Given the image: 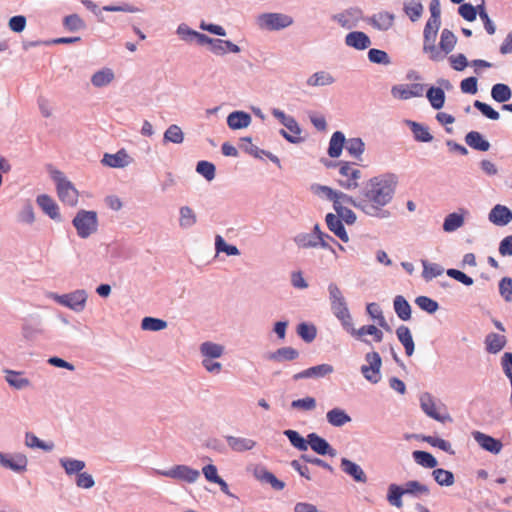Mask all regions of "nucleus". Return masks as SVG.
<instances>
[{
    "instance_id": "1",
    "label": "nucleus",
    "mask_w": 512,
    "mask_h": 512,
    "mask_svg": "<svg viewBox=\"0 0 512 512\" xmlns=\"http://www.w3.org/2000/svg\"><path fill=\"white\" fill-rule=\"evenodd\" d=\"M397 184L398 178L395 174L375 176L369 179L358 199H354L351 204L368 216L388 218L390 212L385 206L392 201Z\"/></svg>"
},
{
    "instance_id": "2",
    "label": "nucleus",
    "mask_w": 512,
    "mask_h": 512,
    "mask_svg": "<svg viewBox=\"0 0 512 512\" xmlns=\"http://www.w3.org/2000/svg\"><path fill=\"white\" fill-rule=\"evenodd\" d=\"M51 177L56 183L57 195L62 203L69 206H76L79 193L73 184L59 170L51 171Z\"/></svg>"
},
{
    "instance_id": "3",
    "label": "nucleus",
    "mask_w": 512,
    "mask_h": 512,
    "mask_svg": "<svg viewBox=\"0 0 512 512\" xmlns=\"http://www.w3.org/2000/svg\"><path fill=\"white\" fill-rule=\"evenodd\" d=\"M338 184L347 190L358 188L362 172L355 163L341 161L338 163Z\"/></svg>"
},
{
    "instance_id": "4",
    "label": "nucleus",
    "mask_w": 512,
    "mask_h": 512,
    "mask_svg": "<svg viewBox=\"0 0 512 512\" xmlns=\"http://www.w3.org/2000/svg\"><path fill=\"white\" fill-rule=\"evenodd\" d=\"M73 225L81 238H87L97 230V213L80 210L73 219Z\"/></svg>"
},
{
    "instance_id": "5",
    "label": "nucleus",
    "mask_w": 512,
    "mask_h": 512,
    "mask_svg": "<svg viewBox=\"0 0 512 512\" xmlns=\"http://www.w3.org/2000/svg\"><path fill=\"white\" fill-rule=\"evenodd\" d=\"M257 23L261 29L280 30L293 24V18L282 13H264L259 15Z\"/></svg>"
},
{
    "instance_id": "6",
    "label": "nucleus",
    "mask_w": 512,
    "mask_h": 512,
    "mask_svg": "<svg viewBox=\"0 0 512 512\" xmlns=\"http://www.w3.org/2000/svg\"><path fill=\"white\" fill-rule=\"evenodd\" d=\"M155 474L194 483L200 476L198 470L186 465H176L169 470H155Z\"/></svg>"
},
{
    "instance_id": "7",
    "label": "nucleus",
    "mask_w": 512,
    "mask_h": 512,
    "mask_svg": "<svg viewBox=\"0 0 512 512\" xmlns=\"http://www.w3.org/2000/svg\"><path fill=\"white\" fill-rule=\"evenodd\" d=\"M367 365L361 367L363 376L371 383H378L380 381V368L382 360L377 352H369L365 356Z\"/></svg>"
},
{
    "instance_id": "8",
    "label": "nucleus",
    "mask_w": 512,
    "mask_h": 512,
    "mask_svg": "<svg viewBox=\"0 0 512 512\" xmlns=\"http://www.w3.org/2000/svg\"><path fill=\"white\" fill-rule=\"evenodd\" d=\"M51 297L57 303L69 307L75 311H80L84 308L87 298L86 293L83 290H77L64 295L51 294Z\"/></svg>"
},
{
    "instance_id": "9",
    "label": "nucleus",
    "mask_w": 512,
    "mask_h": 512,
    "mask_svg": "<svg viewBox=\"0 0 512 512\" xmlns=\"http://www.w3.org/2000/svg\"><path fill=\"white\" fill-rule=\"evenodd\" d=\"M425 86L420 83L395 85L391 89L394 98L408 100L414 97H421L424 94Z\"/></svg>"
},
{
    "instance_id": "10",
    "label": "nucleus",
    "mask_w": 512,
    "mask_h": 512,
    "mask_svg": "<svg viewBox=\"0 0 512 512\" xmlns=\"http://www.w3.org/2000/svg\"><path fill=\"white\" fill-rule=\"evenodd\" d=\"M333 366L330 364H320L307 368L293 375V380L298 381L306 378H322L333 372Z\"/></svg>"
},
{
    "instance_id": "11",
    "label": "nucleus",
    "mask_w": 512,
    "mask_h": 512,
    "mask_svg": "<svg viewBox=\"0 0 512 512\" xmlns=\"http://www.w3.org/2000/svg\"><path fill=\"white\" fill-rule=\"evenodd\" d=\"M473 437L476 440V442L486 451L498 454L502 450L503 445L501 441L489 435L476 431L473 433Z\"/></svg>"
},
{
    "instance_id": "12",
    "label": "nucleus",
    "mask_w": 512,
    "mask_h": 512,
    "mask_svg": "<svg viewBox=\"0 0 512 512\" xmlns=\"http://www.w3.org/2000/svg\"><path fill=\"white\" fill-rule=\"evenodd\" d=\"M308 445H310L311 449L320 454V455H330L335 456V450L330 446V444L322 437L318 436L316 433H310L308 436Z\"/></svg>"
},
{
    "instance_id": "13",
    "label": "nucleus",
    "mask_w": 512,
    "mask_h": 512,
    "mask_svg": "<svg viewBox=\"0 0 512 512\" xmlns=\"http://www.w3.org/2000/svg\"><path fill=\"white\" fill-rule=\"evenodd\" d=\"M420 404H421V408L422 410L431 418L437 420V421H440V422H444L446 419L449 418L448 415L446 416H442L438 411H437V407H436V404H435V401L432 397L431 394L429 393H423L421 396H420Z\"/></svg>"
},
{
    "instance_id": "14",
    "label": "nucleus",
    "mask_w": 512,
    "mask_h": 512,
    "mask_svg": "<svg viewBox=\"0 0 512 512\" xmlns=\"http://www.w3.org/2000/svg\"><path fill=\"white\" fill-rule=\"evenodd\" d=\"M328 290H329V296H330V301H331V307H332L334 315L347 310L348 308L346 305L345 298L342 295V292L339 289V287L336 284L331 283L328 286Z\"/></svg>"
},
{
    "instance_id": "15",
    "label": "nucleus",
    "mask_w": 512,
    "mask_h": 512,
    "mask_svg": "<svg viewBox=\"0 0 512 512\" xmlns=\"http://www.w3.org/2000/svg\"><path fill=\"white\" fill-rule=\"evenodd\" d=\"M39 207L53 220H60L59 207L52 197L46 194L37 197Z\"/></svg>"
},
{
    "instance_id": "16",
    "label": "nucleus",
    "mask_w": 512,
    "mask_h": 512,
    "mask_svg": "<svg viewBox=\"0 0 512 512\" xmlns=\"http://www.w3.org/2000/svg\"><path fill=\"white\" fill-rule=\"evenodd\" d=\"M341 469L344 473L351 476L356 482L366 483L367 476L363 469L356 463L347 458L341 459Z\"/></svg>"
},
{
    "instance_id": "17",
    "label": "nucleus",
    "mask_w": 512,
    "mask_h": 512,
    "mask_svg": "<svg viewBox=\"0 0 512 512\" xmlns=\"http://www.w3.org/2000/svg\"><path fill=\"white\" fill-rule=\"evenodd\" d=\"M315 193L317 194H323L327 199L333 202V206L336 204H339V201H343L345 203H354V199L351 196H348L342 192H338L336 190H333L332 188L328 186H317L315 188Z\"/></svg>"
},
{
    "instance_id": "18",
    "label": "nucleus",
    "mask_w": 512,
    "mask_h": 512,
    "mask_svg": "<svg viewBox=\"0 0 512 512\" xmlns=\"http://www.w3.org/2000/svg\"><path fill=\"white\" fill-rule=\"evenodd\" d=\"M347 46L353 47L357 50L367 49L371 45L370 38L360 31L350 32L345 37Z\"/></svg>"
},
{
    "instance_id": "19",
    "label": "nucleus",
    "mask_w": 512,
    "mask_h": 512,
    "mask_svg": "<svg viewBox=\"0 0 512 512\" xmlns=\"http://www.w3.org/2000/svg\"><path fill=\"white\" fill-rule=\"evenodd\" d=\"M361 12L359 10H346L342 13L333 16V19L336 20L343 28L351 29L355 27L360 19Z\"/></svg>"
},
{
    "instance_id": "20",
    "label": "nucleus",
    "mask_w": 512,
    "mask_h": 512,
    "mask_svg": "<svg viewBox=\"0 0 512 512\" xmlns=\"http://www.w3.org/2000/svg\"><path fill=\"white\" fill-rule=\"evenodd\" d=\"M366 335L372 336L375 342H381L384 336L383 332L380 329H378L375 325H364L357 329V331L353 332L354 338L367 344H371L368 340L365 339Z\"/></svg>"
},
{
    "instance_id": "21",
    "label": "nucleus",
    "mask_w": 512,
    "mask_h": 512,
    "mask_svg": "<svg viewBox=\"0 0 512 512\" xmlns=\"http://www.w3.org/2000/svg\"><path fill=\"white\" fill-rule=\"evenodd\" d=\"M489 220L496 225H506L512 220V212L502 205H496L489 214Z\"/></svg>"
},
{
    "instance_id": "22",
    "label": "nucleus",
    "mask_w": 512,
    "mask_h": 512,
    "mask_svg": "<svg viewBox=\"0 0 512 512\" xmlns=\"http://www.w3.org/2000/svg\"><path fill=\"white\" fill-rule=\"evenodd\" d=\"M326 224L331 232L339 237L343 242L349 241V236L342 224L341 219L336 215L329 213L326 215Z\"/></svg>"
},
{
    "instance_id": "23",
    "label": "nucleus",
    "mask_w": 512,
    "mask_h": 512,
    "mask_svg": "<svg viewBox=\"0 0 512 512\" xmlns=\"http://www.w3.org/2000/svg\"><path fill=\"white\" fill-rule=\"evenodd\" d=\"M251 123V116L243 111H235L228 115L227 124L233 130L246 128Z\"/></svg>"
},
{
    "instance_id": "24",
    "label": "nucleus",
    "mask_w": 512,
    "mask_h": 512,
    "mask_svg": "<svg viewBox=\"0 0 512 512\" xmlns=\"http://www.w3.org/2000/svg\"><path fill=\"white\" fill-rule=\"evenodd\" d=\"M369 23L376 29L386 31L394 24V15L388 12H380L369 19Z\"/></svg>"
},
{
    "instance_id": "25",
    "label": "nucleus",
    "mask_w": 512,
    "mask_h": 512,
    "mask_svg": "<svg viewBox=\"0 0 512 512\" xmlns=\"http://www.w3.org/2000/svg\"><path fill=\"white\" fill-rule=\"evenodd\" d=\"M396 335L404 346L406 355L411 356L414 353L415 345L410 329L407 326L401 325L397 328Z\"/></svg>"
},
{
    "instance_id": "26",
    "label": "nucleus",
    "mask_w": 512,
    "mask_h": 512,
    "mask_svg": "<svg viewBox=\"0 0 512 512\" xmlns=\"http://www.w3.org/2000/svg\"><path fill=\"white\" fill-rule=\"evenodd\" d=\"M102 163L113 168H123L129 163V156L124 150L115 154H105Z\"/></svg>"
},
{
    "instance_id": "27",
    "label": "nucleus",
    "mask_w": 512,
    "mask_h": 512,
    "mask_svg": "<svg viewBox=\"0 0 512 512\" xmlns=\"http://www.w3.org/2000/svg\"><path fill=\"white\" fill-rule=\"evenodd\" d=\"M465 141L468 146L478 151L486 152L490 149V143L477 131L469 132Z\"/></svg>"
},
{
    "instance_id": "28",
    "label": "nucleus",
    "mask_w": 512,
    "mask_h": 512,
    "mask_svg": "<svg viewBox=\"0 0 512 512\" xmlns=\"http://www.w3.org/2000/svg\"><path fill=\"white\" fill-rule=\"evenodd\" d=\"M226 441L229 447L236 452H244L255 447L256 442L249 438L227 436Z\"/></svg>"
},
{
    "instance_id": "29",
    "label": "nucleus",
    "mask_w": 512,
    "mask_h": 512,
    "mask_svg": "<svg viewBox=\"0 0 512 512\" xmlns=\"http://www.w3.org/2000/svg\"><path fill=\"white\" fill-rule=\"evenodd\" d=\"M284 126L287 130L282 129L280 133L287 141L297 143L301 140V129L293 117L290 118Z\"/></svg>"
},
{
    "instance_id": "30",
    "label": "nucleus",
    "mask_w": 512,
    "mask_h": 512,
    "mask_svg": "<svg viewBox=\"0 0 512 512\" xmlns=\"http://www.w3.org/2000/svg\"><path fill=\"white\" fill-rule=\"evenodd\" d=\"M345 136L342 132L336 131L333 133L328 148V154L332 158H337L341 155L343 148L345 147Z\"/></svg>"
},
{
    "instance_id": "31",
    "label": "nucleus",
    "mask_w": 512,
    "mask_h": 512,
    "mask_svg": "<svg viewBox=\"0 0 512 512\" xmlns=\"http://www.w3.org/2000/svg\"><path fill=\"white\" fill-rule=\"evenodd\" d=\"M485 344L489 353L496 354L504 348L506 344V338L505 336L497 333H490L486 336Z\"/></svg>"
},
{
    "instance_id": "32",
    "label": "nucleus",
    "mask_w": 512,
    "mask_h": 512,
    "mask_svg": "<svg viewBox=\"0 0 512 512\" xmlns=\"http://www.w3.org/2000/svg\"><path fill=\"white\" fill-rule=\"evenodd\" d=\"M327 421L335 427H341L351 421V417L342 409L334 408L327 412Z\"/></svg>"
},
{
    "instance_id": "33",
    "label": "nucleus",
    "mask_w": 512,
    "mask_h": 512,
    "mask_svg": "<svg viewBox=\"0 0 512 512\" xmlns=\"http://www.w3.org/2000/svg\"><path fill=\"white\" fill-rule=\"evenodd\" d=\"M394 310L397 316L403 321H408L411 318V306L401 295L394 298Z\"/></svg>"
},
{
    "instance_id": "34",
    "label": "nucleus",
    "mask_w": 512,
    "mask_h": 512,
    "mask_svg": "<svg viewBox=\"0 0 512 512\" xmlns=\"http://www.w3.org/2000/svg\"><path fill=\"white\" fill-rule=\"evenodd\" d=\"M5 380L8 384L16 389H23L30 385L29 379L23 377L21 372L6 370Z\"/></svg>"
},
{
    "instance_id": "35",
    "label": "nucleus",
    "mask_w": 512,
    "mask_h": 512,
    "mask_svg": "<svg viewBox=\"0 0 512 512\" xmlns=\"http://www.w3.org/2000/svg\"><path fill=\"white\" fill-rule=\"evenodd\" d=\"M364 148L365 145L361 138H350L345 142V149L348 154L358 160L361 159Z\"/></svg>"
},
{
    "instance_id": "36",
    "label": "nucleus",
    "mask_w": 512,
    "mask_h": 512,
    "mask_svg": "<svg viewBox=\"0 0 512 512\" xmlns=\"http://www.w3.org/2000/svg\"><path fill=\"white\" fill-rule=\"evenodd\" d=\"M426 96L434 109H440L445 103V93L439 87H431L428 89Z\"/></svg>"
},
{
    "instance_id": "37",
    "label": "nucleus",
    "mask_w": 512,
    "mask_h": 512,
    "mask_svg": "<svg viewBox=\"0 0 512 512\" xmlns=\"http://www.w3.org/2000/svg\"><path fill=\"white\" fill-rule=\"evenodd\" d=\"M28 460L25 455L17 454L14 456L8 455L5 468L11 469L15 472H23L26 470Z\"/></svg>"
},
{
    "instance_id": "38",
    "label": "nucleus",
    "mask_w": 512,
    "mask_h": 512,
    "mask_svg": "<svg viewBox=\"0 0 512 512\" xmlns=\"http://www.w3.org/2000/svg\"><path fill=\"white\" fill-rule=\"evenodd\" d=\"M491 96L495 101L504 103L511 98L512 92L508 85L498 83L492 87Z\"/></svg>"
},
{
    "instance_id": "39",
    "label": "nucleus",
    "mask_w": 512,
    "mask_h": 512,
    "mask_svg": "<svg viewBox=\"0 0 512 512\" xmlns=\"http://www.w3.org/2000/svg\"><path fill=\"white\" fill-rule=\"evenodd\" d=\"M415 462L426 468H435L438 464L436 458L429 452L416 450L413 452Z\"/></svg>"
},
{
    "instance_id": "40",
    "label": "nucleus",
    "mask_w": 512,
    "mask_h": 512,
    "mask_svg": "<svg viewBox=\"0 0 512 512\" xmlns=\"http://www.w3.org/2000/svg\"><path fill=\"white\" fill-rule=\"evenodd\" d=\"M299 352L292 347H282L271 353L269 358L274 361H282V360H294L298 358Z\"/></svg>"
},
{
    "instance_id": "41",
    "label": "nucleus",
    "mask_w": 512,
    "mask_h": 512,
    "mask_svg": "<svg viewBox=\"0 0 512 512\" xmlns=\"http://www.w3.org/2000/svg\"><path fill=\"white\" fill-rule=\"evenodd\" d=\"M456 42L457 38L454 33L449 29H443L441 32L439 46L446 54H449L454 49Z\"/></svg>"
},
{
    "instance_id": "42",
    "label": "nucleus",
    "mask_w": 512,
    "mask_h": 512,
    "mask_svg": "<svg viewBox=\"0 0 512 512\" xmlns=\"http://www.w3.org/2000/svg\"><path fill=\"white\" fill-rule=\"evenodd\" d=\"M114 79V74L111 69L105 68L98 72H96L92 78L91 82L96 87H103L108 85Z\"/></svg>"
},
{
    "instance_id": "43",
    "label": "nucleus",
    "mask_w": 512,
    "mask_h": 512,
    "mask_svg": "<svg viewBox=\"0 0 512 512\" xmlns=\"http://www.w3.org/2000/svg\"><path fill=\"white\" fill-rule=\"evenodd\" d=\"M197 221L195 212L188 206L180 208V219L179 224L182 228H190Z\"/></svg>"
},
{
    "instance_id": "44",
    "label": "nucleus",
    "mask_w": 512,
    "mask_h": 512,
    "mask_svg": "<svg viewBox=\"0 0 512 512\" xmlns=\"http://www.w3.org/2000/svg\"><path fill=\"white\" fill-rule=\"evenodd\" d=\"M423 272L422 276L426 281L440 276L443 273V268L435 263H429L427 260H422Z\"/></svg>"
},
{
    "instance_id": "45",
    "label": "nucleus",
    "mask_w": 512,
    "mask_h": 512,
    "mask_svg": "<svg viewBox=\"0 0 512 512\" xmlns=\"http://www.w3.org/2000/svg\"><path fill=\"white\" fill-rule=\"evenodd\" d=\"M201 353L207 358H219L222 356L224 348L219 344L204 342L200 347Z\"/></svg>"
},
{
    "instance_id": "46",
    "label": "nucleus",
    "mask_w": 512,
    "mask_h": 512,
    "mask_svg": "<svg viewBox=\"0 0 512 512\" xmlns=\"http://www.w3.org/2000/svg\"><path fill=\"white\" fill-rule=\"evenodd\" d=\"M333 82L334 78L325 71L316 72L307 80L309 86H326Z\"/></svg>"
},
{
    "instance_id": "47",
    "label": "nucleus",
    "mask_w": 512,
    "mask_h": 512,
    "mask_svg": "<svg viewBox=\"0 0 512 512\" xmlns=\"http://www.w3.org/2000/svg\"><path fill=\"white\" fill-rule=\"evenodd\" d=\"M60 464L65 469V472L69 475L80 473L84 467L85 462L81 460L76 459H70V458H62L60 459Z\"/></svg>"
},
{
    "instance_id": "48",
    "label": "nucleus",
    "mask_w": 512,
    "mask_h": 512,
    "mask_svg": "<svg viewBox=\"0 0 512 512\" xmlns=\"http://www.w3.org/2000/svg\"><path fill=\"white\" fill-rule=\"evenodd\" d=\"M405 494L404 488L396 484H391L388 489L387 499L393 506L402 507L401 497Z\"/></svg>"
},
{
    "instance_id": "49",
    "label": "nucleus",
    "mask_w": 512,
    "mask_h": 512,
    "mask_svg": "<svg viewBox=\"0 0 512 512\" xmlns=\"http://www.w3.org/2000/svg\"><path fill=\"white\" fill-rule=\"evenodd\" d=\"M164 141L181 144L184 141V134L178 125H170L164 133Z\"/></svg>"
},
{
    "instance_id": "50",
    "label": "nucleus",
    "mask_w": 512,
    "mask_h": 512,
    "mask_svg": "<svg viewBox=\"0 0 512 512\" xmlns=\"http://www.w3.org/2000/svg\"><path fill=\"white\" fill-rule=\"evenodd\" d=\"M284 435L289 439L291 444L300 451H306L308 448V439L305 440L297 431L285 430Z\"/></svg>"
},
{
    "instance_id": "51",
    "label": "nucleus",
    "mask_w": 512,
    "mask_h": 512,
    "mask_svg": "<svg viewBox=\"0 0 512 512\" xmlns=\"http://www.w3.org/2000/svg\"><path fill=\"white\" fill-rule=\"evenodd\" d=\"M432 475L434 480L441 486H451L454 484V475L448 470L438 468L433 471Z\"/></svg>"
},
{
    "instance_id": "52",
    "label": "nucleus",
    "mask_w": 512,
    "mask_h": 512,
    "mask_svg": "<svg viewBox=\"0 0 512 512\" xmlns=\"http://www.w3.org/2000/svg\"><path fill=\"white\" fill-rule=\"evenodd\" d=\"M464 223L463 216L457 214V213H451L449 214L443 223V229L446 232H452L460 228Z\"/></svg>"
},
{
    "instance_id": "53",
    "label": "nucleus",
    "mask_w": 512,
    "mask_h": 512,
    "mask_svg": "<svg viewBox=\"0 0 512 512\" xmlns=\"http://www.w3.org/2000/svg\"><path fill=\"white\" fill-rule=\"evenodd\" d=\"M25 444L30 448H39L44 451H51L54 448L53 443H44L36 435L30 432L25 435Z\"/></svg>"
},
{
    "instance_id": "54",
    "label": "nucleus",
    "mask_w": 512,
    "mask_h": 512,
    "mask_svg": "<svg viewBox=\"0 0 512 512\" xmlns=\"http://www.w3.org/2000/svg\"><path fill=\"white\" fill-rule=\"evenodd\" d=\"M411 130H412L413 135L417 141L430 142L433 139L428 128L424 125H421L416 122H412Z\"/></svg>"
},
{
    "instance_id": "55",
    "label": "nucleus",
    "mask_w": 512,
    "mask_h": 512,
    "mask_svg": "<svg viewBox=\"0 0 512 512\" xmlns=\"http://www.w3.org/2000/svg\"><path fill=\"white\" fill-rule=\"evenodd\" d=\"M167 327V322L158 319V318H152V317H145L142 320L141 328L143 330H149V331H160L162 329H165Z\"/></svg>"
},
{
    "instance_id": "56",
    "label": "nucleus",
    "mask_w": 512,
    "mask_h": 512,
    "mask_svg": "<svg viewBox=\"0 0 512 512\" xmlns=\"http://www.w3.org/2000/svg\"><path fill=\"white\" fill-rule=\"evenodd\" d=\"M341 202L342 201H339V204L334 206V209L337 212V217H339L341 221H345L347 224H353L356 221L355 213L351 209L342 206Z\"/></svg>"
},
{
    "instance_id": "57",
    "label": "nucleus",
    "mask_w": 512,
    "mask_h": 512,
    "mask_svg": "<svg viewBox=\"0 0 512 512\" xmlns=\"http://www.w3.org/2000/svg\"><path fill=\"white\" fill-rule=\"evenodd\" d=\"M440 25H433L426 23L424 28V44L423 46H431L435 45V41L437 38L438 30Z\"/></svg>"
},
{
    "instance_id": "58",
    "label": "nucleus",
    "mask_w": 512,
    "mask_h": 512,
    "mask_svg": "<svg viewBox=\"0 0 512 512\" xmlns=\"http://www.w3.org/2000/svg\"><path fill=\"white\" fill-rule=\"evenodd\" d=\"M404 11L410 20L415 22L421 17L423 6L420 2H411L409 4H405Z\"/></svg>"
},
{
    "instance_id": "59",
    "label": "nucleus",
    "mask_w": 512,
    "mask_h": 512,
    "mask_svg": "<svg viewBox=\"0 0 512 512\" xmlns=\"http://www.w3.org/2000/svg\"><path fill=\"white\" fill-rule=\"evenodd\" d=\"M196 171L208 181H211L215 177V166L208 161H199L196 166Z\"/></svg>"
},
{
    "instance_id": "60",
    "label": "nucleus",
    "mask_w": 512,
    "mask_h": 512,
    "mask_svg": "<svg viewBox=\"0 0 512 512\" xmlns=\"http://www.w3.org/2000/svg\"><path fill=\"white\" fill-rule=\"evenodd\" d=\"M403 488L405 494L419 495L429 493L428 487L418 481H408Z\"/></svg>"
},
{
    "instance_id": "61",
    "label": "nucleus",
    "mask_w": 512,
    "mask_h": 512,
    "mask_svg": "<svg viewBox=\"0 0 512 512\" xmlns=\"http://www.w3.org/2000/svg\"><path fill=\"white\" fill-rule=\"evenodd\" d=\"M416 304L424 311L428 313H434L438 310V303L427 297V296H419L415 300Z\"/></svg>"
},
{
    "instance_id": "62",
    "label": "nucleus",
    "mask_w": 512,
    "mask_h": 512,
    "mask_svg": "<svg viewBox=\"0 0 512 512\" xmlns=\"http://www.w3.org/2000/svg\"><path fill=\"white\" fill-rule=\"evenodd\" d=\"M215 248L217 252H225L227 255L239 254L238 248L233 245H228L220 235H217L215 238Z\"/></svg>"
},
{
    "instance_id": "63",
    "label": "nucleus",
    "mask_w": 512,
    "mask_h": 512,
    "mask_svg": "<svg viewBox=\"0 0 512 512\" xmlns=\"http://www.w3.org/2000/svg\"><path fill=\"white\" fill-rule=\"evenodd\" d=\"M297 332L299 336L306 342H311L316 337V328L306 323L299 324Z\"/></svg>"
},
{
    "instance_id": "64",
    "label": "nucleus",
    "mask_w": 512,
    "mask_h": 512,
    "mask_svg": "<svg viewBox=\"0 0 512 512\" xmlns=\"http://www.w3.org/2000/svg\"><path fill=\"white\" fill-rule=\"evenodd\" d=\"M500 295L507 301H512V279L510 277H504L499 282Z\"/></svg>"
}]
</instances>
